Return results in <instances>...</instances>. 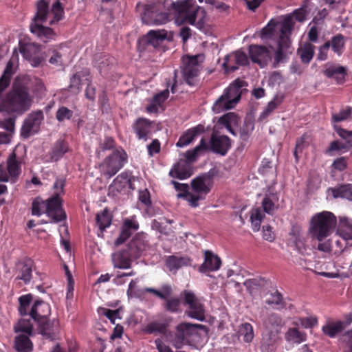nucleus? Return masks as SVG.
I'll list each match as a JSON object with an SVG mask.
<instances>
[{
  "label": "nucleus",
  "mask_w": 352,
  "mask_h": 352,
  "mask_svg": "<svg viewBox=\"0 0 352 352\" xmlns=\"http://www.w3.org/2000/svg\"><path fill=\"white\" fill-rule=\"evenodd\" d=\"M138 10L142 9V21L149 25H161L169 21L170 15L173 14L178 23H188L202 28L206 16L205 10L198 5L195 1L182 0L169 2L168 0H157L151 3L137 4Z\"/></svg>",
  "instance_id": "1"
},
{
  "label": "nucleus",
  "mask_w": 352,
  "mask_h": 352,
  "mask_svg": "<svg viewBox=\"0 0 352 352\" xmlns=\"http://www.w3.org/2000/svg\"><path fill=\"white\" fill-rule=\"evenodd\" d=\"M336 223V217L329 211L316 213L311 217L308 232L312 239L318 241V250L325 253L331 251V241L326 239L333 234Z\"/></svg>",
  "instance_id": "2"
},
{
  "label": "nucleus",
  "mask_w": 352,
  "mask_h": 352,
  "mask_svg": "<svg viewBox=\"0 0 352 352\" xmlns=\"http://www.w3.org/2000/svg\"><path fill=\"white\" fill-rule=\"evenodd\" d=\"M65 181L57 179L53 185L54 195L46 201L36 199L32 203V213L41 216L45 213L51 219L50 222L57 223L65 219L66 214L61 208L60 196L63 193Z\"/></svg>",
  "instance_id": "3"
},
{
  "label": "nucleus",
  "mask_w": 352,
  "mask_h": 352,
  "mask_svg": "<svg viewBox=\"0 0 352 352\" xmlns=\"http://www.w3.org/2000/svg\"><path fill=\"white\" fill-rule=\"evenodd\" d=\"M32 102L25 89H0V113L21 115L30 109Z\"/></svg>",
  "instance_id": "4"
},
{
  "label": "nucleus",
  "mask_w": 352,
  "mask_h": 352,
  "mask_svg": "<svg viewBox=\"0 0 352 352\" xmlns=\"http://www.w3.org/2000/svg\"><path fill=\"white\" fill-rule=\"evenodd\" d=\"M206 148L204 139H201L199 145L194 149L189 150L184 154L186 160L181 159L179 162L170 170V175L173 177L184 179L189 177L191 174L190 164L195 162L197 157Z\"/></svg>",
  "instance_id": "5"
},
{
  "label": "nucleus",
  "mask_w": 352,
  "mask_h": 352,
  "mask_svg": "<svg viewBox=\"0 0 352 352\" xmlns=\"http://www.w3.org/2000/svg\"><path fill=\"white\" fill-rule=\"evenodd\" d=\"M294 22L292 16H287L280 24V35L278 41V49L275 52L276 63L282 62L285 58L284 50H287L291 45L290 36L294 29Z\"/></svg>",
  "instance_id": "6"
},
{
  "label": "nucleus",
  "mask_w": 352,
  "mask_h": 352,
  "mask_svg": "<svg viewBox=\"0 0 352 352\" xmlns=\"http://www.w3.org/2000/svg\"><path fill=\"white\" fill-rule=\"evenodd\" d=\"M211 186L210 178L208 176H200L191 182L190 194L184 195L187 201L192 207H197L199 201L205 199L210 192Z\"/></svg>",
  "instance_id": "7"
},
{
  "label": "nucleus",
  "mask_w": 352,
  "mask_h": 352,
  "mask_svg": "<svg viewBox=\"0 0 352 352\" xmlns=\"http://www.w3.org/2000/svg\"><path fill=\"white\" fill-rule=\"evenodd\" d=\"M201 324H192L184 322L176 327V331L170 333L169 340L175 349H182L184 345L190 344L189 338L196 333L197 329H202Z\"/></svg>",
  "instance_id": "8"
},
{
  "label": "nucleus",
  "mask_w": 352,
  "mask_h": 352,
  "mask_svg": "<svg viewBox=\"0 0 352 352\" xmlns=\"http://www.w3.org/2000/svg\"><path fill=\"white\" fill-rule=\"evenodd\" d=\"M126 160L127 155L124 150H116L102 163L101 171L104 175L111 177L124 166Z\"/></svg>",
  "instance_id": "9"
},
{
  "label": "nucleus",
  "mask_w": 352,
  "mask_h": 352,
  "mask_svg": "<svg viewBox=\"0 0 352 352\" xmlns=\"http://www.w3.org/2000/svg\"><path fill=\"white\" fill-rule=\"evenodd\" d=\"M199 56H186L182 58V73L184 80L189 86H195L196 78L199 73Z\"/></svg>",
  "instance_id": "10"
},
{
  "label": "nucleus",
  "mask_w": 352,
  "mask_h": 352,
  "mask_svg": "<svg viewBox=\"0 0 352 352\" xmlns=\"http://www.w3.org/2000/svg\"><path fill=\"white\" fill-rule=\"evenodd\" d=\"M183 295L185 305L188 306V310L186 312L187 315L193 319L204 321L206 317L203 304L190 291H184Z\"/></svg>",
  "instance_id": "11"
},
{
  "label": "nucleus",
  "mask_w": 352,
  "mask_h": 352,
  "mask_svg": "<svg viewBox=\"0 0 352 352\" xmlns=\"http://www.w3.org/2000/svg\"><path fill=\"white\" fill-rule=\"evenodd\" d=\"M241 94L240 89H226L225 93L214 104L213 111L219 113L223 110L232 109L239 102Z\"/></svg>",
  "instance_id": "12"
},
{
  "label": "nucleus",
  "mask_w": 352,
  "mask_h": 352,
  "mask_svg": "<svg viewBox=\"0 0 352 352\" xmlns=\"http://www.w3.org/2000/svg\"><path fill=\"white\" fill-rule=\"evenodd\" d=\"M21 160L17 158L15 153H12L7 160V168L0 166V181L14 182L21 173Z\"/></svg>",
  "instance_id": "13"
},
{
  "label": "nucleus",
  "mask_w": 352,
  "mask_h": 352,
  "mask_svg": "<svg viewBox=\"0 0 352 352\" xmlns=\"http://www.w3.org/2000/svg\"><path fill=\"white\" fill-rule=\"evenodd\" d=\"M44 119L43 112L41 110L32 111L25 120L21 128V134L27 138L36 133L40 129V125Z\"/></svg>",
  "instance_id": "14"
},
{
  "label": "nucleus",
  "mask_w": 352,
  "mask_h": 352,
  "mask_svg": "<svg viewBox=\"0 0 352 352\" xmlns=\"http://www.w3.org/2000/svg\"><path fill=\"white\" fill-rule=\"evenodd\" d=\"M205 142H206L205 141ZM230 146L231 142L228 136L212 134L210 140L209 146L206 144V148L205 150L209 149L215 153L225 155Z\"/></svg>",
  "instance_id": "15"
},
{
  "label": "nucleus",
  "mask_w": 352,
  "mask_h": 352,
  "mask_svg": "<svg viewBox=\"0 0 352 352\" xmlns=\"http://www.w3.org/2000/svg\"><path fill=\"white\" fill-rule=\"evenodd\" d=\"M148 248L146 236L142 234L135 236L125 249L131 258L135 259L142 256Z\"/></svg>",
  "instance_id": "16"
},
{
  "label": "nucleus",
  "mask_w": 352,
  "mask_h": 352,
  "mask_svg": "<svg viewBox=\"0 0 352 352\" xmlns=\"http://www.w3.org/2000/svg\"><path fill=\"white\" fill-rule=\"evenodd\" d=\"M249 54L252 61L261 67L265 66L271 60V52L265 46L251 45Z\"/></svg>",
  "instance_id": "17"
},
{
  "label": "nucleus",
  "mask_w": 352,
  "mask_h": 352,
  "mask_svg": "<svg viewBox=\"0 0 352 352\" xmlns=\"http://www.w3.org/2000/svg\"><path fill=\"white\" fill-rule=\"evenodd\" d=\"M167 38V31L165 30H151L147 34L141 38L139 41L140 47L143 45L142 50H144L147 45H152L157 47L160 45Z\"/></svg>",
  "instance_id": "18"
},
{
  "label": "nucleus",
  "mask_w": 352,
  "mask_h": 352,
  "mask_svg": "<svg viewBox=\"0 0 352 352\" xmlns=\"http://www.w3.org/2000/svg\"><path fill=\"white\" fill-rule=\"evenodd\" d=\"M285 99V94L282 92H278L273 98L263 109L258 117V122H266L268 118L283 103Z\"/></svg>",
  "instance_id": "19"
},
{
  "label": "nucleus",
  "mask_w": 352,
  "mask_h": 352,
  "mask_svg": "<svg viewBox=\"0 0 352 352\" xmlns=\"http://www.w3.org/2000/svg\"><path fill=\"white\" fill-rule=\"evenodd\" d=\"M50 312L49 304L42 300H37L32 306L29 316L38 324L45 320L50 315Z\"/></svg>",
  "instance_id": "20"
},
{
  "label": "nucleus",
  "mask_w": 352,
  "mask_h": 352,
  "mask_svg": "<svg viewBox=\"0 0 352 352\" xmlns=\"http://www.w3.org/2000/svg\"><path fill=\"white\" fill-rule=\"evenodd\" d=\"M33 262L30 259L19 261L16 264V279L21 280L24 283H28L32 278Z\"/></svg>",
  "instance_id": "21"
},
{
  "label": "nucleus",
  "mask_w": 352,
  "mask_h": 352,
  "mask_svg": "<svg viewBox=\"0 0 352 352\" xmlns=\"http://www.w3.org/2000/svg\"><path fill=\"white\" fill-rule=\"evenodd\" d=\"M133 129L139 139L146 140L155 130V123L146 118H140L135 121Z\"/></svg>",
  "instance_id": "22"
},
{
  "label": "nucleus",
  "mask_w": 352,
  "mask_h": 352,
  "mask_svg": "<svg viewBox=\"0 0 352 352\" xmlns=\"http://www.w3.org/2000/svg\"><path fill=\"white\" fill-rule=\"evenodd\" d=\"M30 31L44 43L54 40L56 36V34L53 29L36 22L31 24Z\"/></svg>",
  "instance_id": "23"
},
{
  "label": "nucleus",
  "mask_w": 352,
  "mask_h": 352,
  "mask_svg": "<svg viewBox=\"0 0 352 352\" xmlns=\"http://www.w3.org/2000/svg\"><path fill=\"white\" fill-rule=\"evenodd\" d=\"M278 195L271 188H268L262 200L263 211L268 214H273L279 208Z\"/></svg>",
  "instance_id": "24"
},
{
  "label": "nucleus",
  "mask_w": 352,
  "mask_h": 352,
  "mask_svg": "<svg viewBox=\"0 0 352 352\" xmlns=\"http://www.w3.org/2000/svg\"><path fill=\"white\" fill-rule=\"evenodd\" d=\"M204 261L199 267V272L206 273L217 271L221 265L220 258L210 251H205Z\"/></svg>",
  "instance_id": "25"
},
{
  "label": "nucleus",
  "mask_w": 352,
  "mask_h": 352,
  "mask_svg": "<svg viewBox=\"0 0 352 352\" xmlns=\"http://www.w3.org/2000/svg\"><path fill=\"white\" fill-rule=\"evenodd\" d=\"M289 245L300 254H305L307 250L305 237L298 228H294L290 232Z\"/></svg>",
  "instance_id": "26"
},
{
  "label": "nucleus",
  "mask_w": 352,
  "mask_h": 352,
  "mask_svg": "<svg viewBox=\"0 0 352 352\" xmlns=\"http://www.w3.org/2000/svg\"><path fill=\"white\" fill-rule=\"evenodd\" d=\"M44 83L41 79L30 75L19 76L12 88H43Z\"/></svg>",
  "instance_id": "27"
},
{
  "label": "nucleus",
  "mask_w": 352,
  "mask_h": 352,
  "mask_svg": "<svg viewBox=\"0 0 352 352\" xmlns=\"http://www.w3.org/2000/svg\"><path fill=\"white\" fill-rule=\"evenodd\" d=\"M91 84V77L89 71L82 69L73 75L68 88H89Z\"/></svg>",
  "instance_id": "28"
},
{
  "label": "nucleus",
  "mask_w": 352,
  "mask_h": 352,
  "mask_svg": "<svg viewBox=\"0 0 352 352\" xmlns=\"http://www.w3.org/2000/svg\"><path fill=\"white\" fill-rule=\"evenodd\" d=\"M138 228L139 225L136 221L126 219L124 221L119 236L115 241V244L119 245L124 243L131 235L132 232L137 230Z\"/></svg>",
  "instance_id": "29"
},
{
  "label": "nucleus",
  "mask_w": 352,
  "mask_h": 352,
  "mask_svg": "<svg viewBox=\"0 0 352 352\" xmlns=\"http://www.w3.org/2000/svg\"><path fill=\"white\" fill-rule=\"evenodd\" d=\"M169 96L168 89H164L162 91L155 95L150 100L149 104L146 107L148 113H156L162 109L163 104Z\"/></svg>",
  "instance_id": "30"
},
{
  "label": "nucleus",
  "mask_w": 352,
  "mask_h": 352,
  "mask_svg": "<svg viewBox=\"0 0 352 352\" xmlns=\"http://www.w3.org/2000/svg\"><path fill=\"white\" fill-rule=\"evenodd\" d=\"M113 267L118 269H129L131 266L133 258L129 255L126 250L118 251L112 254Z\"/></svg>",
  "instance_id": "31"
},
{
  "label": "nucleus",
  "mask_w": 352,
  "mask_h": 352,
  "mask_svg": "<svg viewBox=\"0 0 352 352\" xmlns=\"http://www.w3.org/2000/svg\"><path fill=\"white\" fill-rule=\"evenodd\" d=\"M336 233L346 241H352V219L340 217Z\"/></svg>",
  "instance_id": "32"
},
{
  "label": "nucleus",
  "mask_w": 352,
  "mask_h": 352,
  "mask_svg": "<svg viewBox=\"0 0 352 352\" xmlns=\"http://www.w3.org/2000/svg\"><path fill=\"white\" fill-rule=\"evenodd\" d=\"M265 303L273 309L280 310L285 307V301L282 294L277 290L266 294Z\"/></svg>",
  "instance_id": "33"
},
{
  "label": "nucleus",
  "mask_w": 352,
  "mask_h": 352,
  "mask_svg": "<svg viewBox=\"0 0 352 352\" xmlns=\"http://www.w3.org/2000/svg\"><path fill=\"white\" fill-rule=\"evenodd\" d=\"M263 325L269 332L278 334L281 327L283 325V318L280 315L272 313L263 321Z\"/></svg>",
  "instance_id": "34"
},
{
  "label": "nucleus",
  "mask_w": 352,
  "mask_h": 352,
  "mask_svg": "<svg viewBox=\"0 0 352 352\" xmlns=\"http://www.w3.org/2000/svg\"><path fill=\"white\" fill-rule=\"evenodd\" d=\"M38 331L41 334L47 338L54 339L58 332V322H50L47 319L38 323Z\"/></svg>",
  "instance_id": "35"
},
{
  "label": "nucleus",
  "mask_w": 352,
  "mask_h": 352,
  "mask_svg": "<svg viewBox=\"0 0 352 352\" xmlns=\"http://www.w3.org/2000/svg\"><path fill=\"white\" fill-rule=\"evenodd\" d=\"M204 130L203 127L198 126L187 131L179 139L176 145L178 147H184L190 144L195 138Z\"/></svg>",
  "instance_id": "36"
},
{
  "label": "nucleus",
  "mask_w": 352,
  "mask_h": 352,
  "mask_svg": "<svg viewBox=\"0 0 352 352\" xmlns=\"http://www.w3.org/2000/svg\"><path fill=\"white\" fill-rule=\"evenodd\" d=\"M345 327V323L342 321H328L322 328V332L330 338H334Z\"/></svg>",
  "instance_id": "37"
},
{
  "label": "nucleus",
  "mask_w": 352,
  "mask_h": 352,
  "mask_svg": "<svg viewBox=\"0 0 352 352\" xmlns=\"http://www.w3.org/2000/svg\"><path fill=\"white\" fill-rule=\"evenodd\" d=\"M277 340L276 334L272 332L264 333L261 340V351L272 352L276 349V343Z\"/></svg>",
  "instance_id": "38"
},
{
  "label": "nucleus",
  "mask_w": 352,
  "mask_h": 352,
  "mask_svg": "<svg viewBox=\"0 0 352 352\" xmlns=\"http://www.w3.org/2000/svg\"><path fill=\"white\" fill-rule=\"evenodd\" d=\"M68 151V144L63 140L57 141L52 147L50 153V161L56 162L61 158Z\"/></svg>",
  "instance_id": "39"
},
{
  "label": "nucleus",
  "mask_w": 352,
  "mask_h": 352,
  "mask_svg": "<svg viewBox=\"0 0 352 352\" xmlns=\"http://www.w3.org/2000/svg\"><path fill=\"white\" fill-rule=\"evenodd\" d=\"M285 338L287 342L292 344H300L306 340V333L298 328H289L285 333Z\"/></svg>",
  "instance_id": "40"
},
{
  "label": "nucleus",
  "mask_w": 352,
  "mask_h": 352,
  "mask_svg": "<svg viewBox=\"0 0 352 352\" xmlns=\"http://www.w3.org/2000/svg\"><path fill=\"white\" fill-rule=\"evenodd\" d=\"M324 74L327 77L333 78L338 84H341L344 81L346 70L341 66H329L324 71Z\"/></svg>",
  "instance_id": "41"
},
{
  "label": "nucleus",
  "mask_w": 352,
  "mask_h": 352,
  "mask_svg": "<svg viewBox=\"0 0 352 352\" xmlns=\"http://www.w3.org/2000/svg\"><path fill=\"white\" fill-rule=\"evenodd\" d=\"M49 12V2L46 0H39L36 3V13L34 17V22L43 23L46 21Z\"/></svg>",
  "instance_id": "42"
},
{
  "label": "nucleus",
  "mask_w": 352,
  "mask_h": 352,
  "mask_svg": "<svg viewBox=\"0 0 352 352\" xmlns=\"http://www.w3.org/2000/svg\"><path fill=\"white\" fill-rule=\"evenodd\" d=\"M190 264V260L186 257L168 256L166 261V265L170 271H176L183 266Z\"/></svg>",
  "instance_id": "43"
},
{
  "label": "nucleus",
  "mask_w": 352,
  "mask_h": 352,
  "mask_svg": "<svg viewBox=\"0 0 352 352\" xmlns=\"http://www.w3.org/2000/svg\"><path fill=\"white\" fill-rule=\"evenodd\" d=\"M334 198H344L352 201V184H345L331 188Z\"/></svg>",
  "instance_id": "44"
},
{
  "label": "nucleus",
  "mask_w": 352,
  "mask_h": 352,
  "mask_svg": "<svg viewBox=\"0 0 352 352\" xmlns=\"http://www.w3.org/2000/svg\"><path fill=\"white\" fill-rule=\"evenodd\" d=\"M239 121V117L234 113H228L222 116L219 120V122L228 129L233 135H235L234 131L232 129V126L238 124Z\"/></svg>",
  "instance_id": "45"
},
{
  "label": "nucleus",
  "mask_w": 352,
  "mask_h": 352,
  "mask_svg": "<svg viewBox=\"0 0 352 352\" xmlns=\"http://www.w3.org/2000/svg\"><path fill=\"white\" fill-rule=\"evenodd\" d=\"M28 335H19L15 338V349L19 352H30L32 350V344Z\"/></svg>",
  "instance_id": "46"
},
{
  "label": "nucleus",
  "mask_w": 352,
  "mask_h": 352,
  "mask_svg": "<svg viewBox=\"0 0 352 352\" xmlns=\"http://www.w3.org/2000/svg\"><path fill=\"white\" fill-rule=\"evenodd\" d=\"M315 46L309 43H306L300 48L298 53L300 55V59L304 63H309L314 57Z\"/></svg>",
  "instance_id": "47"
},
{
  "label": "nucleus",
  "mask_w": 352,
  "mask_h": 352,
  "mask_svg": "<svg viewBox=\"0 0 352 352\" xmlns=\"http://www.w3.org/2000/svg\"><path fill=\"white\" fill-rule=\"evenodd\" d=\"M41 45L34 43L20 46V52L26 60H29L36 54L40 52Z\"/></svg>",
  "instance_id": "48"
},
{
  "label": "nucleus",
  "mask_w": 352,
  "mask_h": 352,
  "mask_svg": "<svg viewBox=\"0 0 352 352\" xmlns=\"http://www.w3.org/2000/svg\"><path fill=\"white\" fill-rule=\"evenodd\" d=\"M352 148V140L346 139L343 141H333L330 144L328 149L329 152L338 151L340 153H344L349 151Z\"/></svg>",
  "instance_id": "49"
},
{
  "label": "nucleus",
  "mask_w": 352,
  "mask_h": 352,
  "mask_svg": "<svg viewBox=\"0 0 352 352\" xmlns=\"http://www.w3.org/2000/svg\"><path fill=\"white\" fill-rule=\"evenodd\" d=\"M14 74V64L9 60L6 65L3 75L0 78V88H8Z\"/></svg>",
  "instance_id": "50"
},
{
  "label": "nucleus",
  "mask_w": 352,
  "mask_h": 352,
  "mask_svg": "<svg viewBox=\"0 0 352 352\" xmlns=\"http://www.w3.org/2000/svg\"><path fill=\"white\" fill-rule=\"evenodd\" d=\"M263 212L260 208H253L251 211L250 219L254 232H258L260 229L261 223L265 217Z\"/></svg>",
  "instance_id": "51"
},
{
  "label": "nucleus",
  "mask_w": 352,
  "mask_h": 352,
  "mask_svg": "<svg viewBox=\"0 0 352 352\" xmlns=\"http://www.w3.org/2000/svg\"><path fill=\"white\" fill-rule=\"evenodd\" d=\"M283 23H278L274 19H271L268 23L262 28L261 31V37L266 38H272V37L275 35L276 28L278 25L280 26V24ZM280 27H279V29Z\"/></svg>",
  "instance_id": "52"
},
{
  "label": "nucleus",
  "mask_w": 352,
  "mask_h": 352,
  "mask_svg": "<svg viewBox=\"0 0 352 352\" xmlns=\"http://www.w3.org/2000/svg\"><path fill=\"white\" fill-rule=\"evenodd\" d=\"M329 41L332 50L338 55H340L344 46V36L341 34H338L333 36Z\"/></svg>",
  "instance_id": "53"
},
{
  "label": "nucleus",
  "mask_w": 352,
  "mask_h": 352,
  "mask_svg": "<svg viewBox=\"0 0 352 352\" xmlns=\"http://www.w3.org/2000/svg\"><path fill=\"white\" fill-rule=\"evenodd\" d=\"M32 300V296L31 294H27L21 296L19 298V311L20 314L22 316H28L30 314V305Z\"/></svg>",
  "instance_id": "54"
},
{
  "label": "nucleus",
  "mask_w": 352,
  "mask_h": 352,
  "mask_svg": "<svg viewBox=\"0 0 352 352\" xmlns=\"http://www.w3.org/2000/svg\"><path fill=\"white\" fill-rule=\"evenodd\" d=\"M51 12L53 14L54 18L50 21V25H53L63 19L64 10L59 0H56L52 5Z\"/></svg>",
  "instance_id": "55"
},
{
  "label": "nucleus",
  "mask_w": 352,
  "mask_h": 352,
  "mask_svg": "<svg viewBox=\"0 0 352 352\" xmlns=\"http://www.w3.org/2000/svg\"><path fill=\"white\" fill-rule=\"evenodd\" d=\"M239 333L241 336H243V340L245 342H252L254 337L253 327L248 322L243 323L241 325Z\"/></svg>",
  "instance_id": "56"
},
{
  "label": "nucleus",
  "mask_w": 352,
  "mask_h": 352,
  "mask_svg": "<svg viewBox=\"0 0 352 352\" xmlns=\"http://www.w3.org/2000/svg\"><path fill=\"white\" fill-rule=\"evenodd\" d=\"M131 176L127 173H122L113 181V186L120 190L130 184Z\"/></svg>",
  "instance_id": "57"
},
{
  "label": "nucleus",
  "mask_w": 352,
  "mask_h": 352,
  "mask_svg": "<svg viewBox=\"0 0 352 352\" xmlns=\"http://www.w3.org/2000/svg\"><path fill=\"white\" fill-rule=\"evenodd\" d=\"M14 330L16 332H23L25 335L32 336L33 327L30 320L21 319L14 326Z\"/></svg>",
  "instance_id": "58"
},
{
  "label": "nucleus",
  "mask_w": 352,
  "mask_h": 352,
  "mask_svg": "<svg viewBox=\"0 0 352 352\" xmlns=\"http://www.w3.org/2000/svg\"><path fill=\"white\" fill-rule=\"evenodd\" d=\"M48 55L50 56L49 63L55 66L62 67L63 66V54L57 50H50Z\"/></svg>",
  "instance_id": "59"
},
{
  "label": "nucleus",
  "mask_w": 352,
  "mask_h": 352,
  "mask_svg": "<svg viewBox=\"0 0 352 352\" xmlns=\"http://www.w3.org/2000/svg\"><path fill=\"white\" fill-rule=\"evenodd\" d=\"M138 280H132L127 289V295L129 297L141 298L144 295L145 290L144 289H140L137 285Z\"/></svg>",
  "instance_id": "60"
},
{
  "label": "nucleus",
  "mask_w": 352,
  "mask_h": 352,
  "mask_svg": "<svg viewBox=\"0 0 352 352\" xmlns=\"http://www.w3.org/2000/svg\"><path fill=\"white\" fill-rule=\"evenodd\" d=\"M145 292L153 293L156 296L161 299H165L170 295L171 287L168 285H164L162 287L160 290H157L153 288L146 287Z\"/></svg>",
  "instance_id": "61"
},
{
  "label": "nucleus",
  "mask_w": 352,
  "mask_h": 352,
  "mask_svg": "<svg viewBox=\"0 0 352 352\" xmlns=\"http://www.w3.org/2000/svg\"><path fill=\"white\" fill-rule=\"evenodd\" d=\"M166 329V324L165 323L155 321L148 324L144 331L148 333H164Z\"/></svg>",
  "instance_id": "62"
},
{
  "label": "nucleus",
  "mask_w": 352,
  "mask_h": 352,
  "mask_svg": "<svg viewBox=\"0 0 352 352\" xmlns=\"http://www.w3.org/2000/svg\"><path fill=\"white\" fill-rule=\"evenodd\" d=\"M244 285L250 294L263 287L265 284V280L262 278H251L246 280L244 282Z\"/></svg>",
  "instance_id": "63"
},
{
  "label": "nucleus",
  "mask_w": 352,
  "mask_h": 352,
  "mask_svg": "<svg viewBox=\"0 0 352 352\" xmlns=\"http://www.w3.org/2000/svg\"><path fill=\"white\" fill-rule=\"evenodd\" d=\"M96 221L100 230H104L111 225V217L107 210L96 215Z\"/></svg>",
  "instance_id": "64"
}]
</instances>
